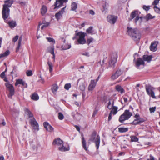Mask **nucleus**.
I'll use <instances>...</instances> for the list:
<instances>
[{
    "mask_svg": "<svg viewBox=\"0 0 160 160\" xmlns=\"http://www.w3.org/2000/svg\"><path fill=\"white\" fill-rule=\"evenodd\" d=\"M97 84L95 80H91L88 87V89L89 91H92L95 88Z\"/></svg>",
    "mask_w": 160,
    "mask_h": 160,
    "instance_id": "16",
    "label": "nucleus"
},
{
    "mask_svg": "<svg viewBox=\"0 0 160 160\" xmlns=\"http://www.w3.org/2000/svg\"><path fill=\"white\" fill-rule=\"evenodd\" d=\"M48 64L49 67V72L50 73H52L53 71V65L52 62H48Z\"/></svg>",
    "mask_w": 160,
    "mask_h": 160,
    "instance_id": "31",
    "label": "nucleus"
},
{
    "mask_svg": "<svg viewBox=\"0 0 160 160\" xmlns=\"http://www.w3.org/2000/svg\"><path fill=\"white\" fill-rule=\"evenodd\" d=\"M54 46H49L47 48L48 52L50 53L51 54H53V53H54Z\"/></svg>",
    "mask_w": 160,
    "mask_h": 160,
    "instance_id": "29",
    "label": "nucleus"
},
{
    "mask_svg": "<svg viewBox=\"0 0 160 160\" xmlns=\"http://www.w3.org/2000/svg\"><path fill=\"white\" fill-rule=\"evenodd\" d=\"M5 86L9 91V93L8 95V97L10 98H12V97L14 94L15 91L13 86L8 83L5 84Z\"/></svg>",
    "mask_w": 160,
    "mask_h": 160,
    "instance_id": "10",
    "label": "nucleus"
},
{
    "mask_svg": "<svg viewBox=\"0 0 160 160\" xmlns=\"http://www.w3.org/2000/svg\"><path fill=\"white\" fill-rule=\"evenodd\" d=\"M156 107L150 108H149V110H150V113L154 112L156 110Z\"/></svg>",
    "mask_w": 160,
    "mask_h": 160,
    "instance_id": "49",
    "label": "nucleus"
},
{
    "mask_svg": "<svg viewBox=\"0 0 160 160\" xmlns=\"http://www.w3.org/2000/svg\"><path fill=\"white\" fill-rule=\"evenodd\" d=\"M18 36L16 35L13 38L12 41L14 42H15L18 40Z\"/></svg>",
    "mask_w": 160,
    "mask_h": 160,
    "instance_id": "52",
    "label": "nucleus"
},
{
    "mask_svg": "<svg viewBox=\"0 0 160 160\" xmlns=\"http://www.w3.org/2000/svg\"><path fill=\"white\" fill-rule=\"evenodd\" d=\"M10 54V51L8 50H7L5 52L3 53L5 57H6L9 55Z\"/></svg>",
    "mask_w": 160,
    "mask_h": 160,
    "instance_id": "51",
    "label": "nucleus"
},
{
    "mask_svg": "<svg viewBox=\"0 0 160 160\" xmlns=\"http://www.w3.org/2000/svg\"><path fill=\"white\" fill-rule=\"evenodd\" d=\"M42 24H43V25H42L41 27V29L42 30L44 28L48 26L49 25L50 23L48 22H47L45 23H43ZM42 24V23L39 24L38 26V28H37V30L38 31V30H39L40 26Z\"/></svg>",
    "mask_w": 160,
    "mask_h": 160,
    "instance_id": "28",
    "label": "nucleus"
},
{
    "mask_svg": "<svg viewBox=\"0 0 160 160\" xmlns=\"http://www.w3.org/2000/svg\"><path fill=\"white\" fill-rule=\"evenodd\" d=\"M114 100L113 99H109L108 105V108L109 109H111L112 107L114 106Z\"/></svg>",
    "mask_w": 160,
    "mask_h": 160,
    "instance_id": "22",
    "label": "nucleus"
},
{
    "mask_svg": "<svg viewBox=\"0 0 160 160\" xmlns=\"http://www.w3.org/2000/svg\"><path fill=\"white\" fill-rule=\"evenodd\" d=\"M22 40V37H20L19 38V40H18V44L21 45Z\"/></svg>",
    "mask_w": 160,
    "mask_h": 160,
    "instance_id": "59",
    "label": "nucleus"
},
{
    "mask_svg": "<svg viewBox=\"0 0 160 160\" xmlns=\"http://www.w3.org/2000/svg\"><path fill=\"white\" fill-rule=\"evenodd\" d=\"M24 111L25 114L28 116V118H31L30 120V123L31 126L33 127V129L36 131H38L39 130V126L36 120L33 117V114L27 108L25 109Z\"/></svg>",
    "mask_w": 160,
    "mask_h": 160,
    "instance_id": "2",
    "label": "nucleus"
},
{
    "mask_svg": "<svg viewBox=\"0 0 160 160\" xmlns=\"http://www.w3.org/2000/svg\"><path fill=\"white\" fill-rule=\"evenodd\" d=\"M138 56V55L137 53H135L133 55L134 57L133 62L135 64V66L138 69L139 68V66L141 65H144L145 63L144 61H147L148 62H150L152 58V57L151 56L144 55L143 56V59L141 58H138L137 60L136 61L135 56Z\"/></svg>",
    "mask_w": 160,
    "mask_h": 160,
    "instance_id": "1",
    "label": "nucleus"
},
{
    "mask_svg": "<svg viewBox=\"0 0 160 160\" xmlns=\"http://www.w3.org/2000/svg\"><path fill=\"white\" fill-rule=\"evenodd\" d=\"M118 108L116 106H114L112 108V109L110 111L111 113L113 115H115L117 112V110Z\"/></svg>",
    "mask_w": 160,
    "mask_h": 160,
    "instance_id": "32",
    "label": "nucleus"
},
{
    "mask_svg": "<svg viewBox=\"0 0 160 160\" xmlns=\"http://www.w3.org/2000/svg\"><path fill=\"white\" fill-rule=\"evenodd\" d=\"M9 15L10 14H8V15H7V16H5L4 15H2V17L4 22L5 23H8L9 27L12 29L16 26L17 25V23L15 21L8 20Z\"/></svg>",
    "mask_w": 160,
    "mask_h": 160,
    "instance_id": "8",
    "label": "nucleus"
},
{
    "mask_svg": "<svg viewBox=\"0 0 160 160\" xmlns=\"http://www.w3.org/2000/svg\"><path fill=\"white\" fill-rule=\"evenodd\" d=\"M58 89V86L57 84H54L52 85L51 89L52 92L53 94H55Z\"/></svg>",
    "mask_w": 160,
    "mask_h": 160,
    "instance_id": "25",
    "label": "nucleus"
},
{
    "mask_svg": "<svg viewBox=\"0 0 160 160\" xmlns=\"http://www.w3.org/2000/svg\"><path fill=\"white\" fill-rule=\"evenodd\" d=\"M159 0H154L152 4L154 5H156L159 2Z\"/></svg>",
    "mask_w": 160,
    "mask_h": 160,
    "instance_id": "53",
    "label": "nucleus"
},
{
    "mask_svg": "<svg viewBox=\"0 0 160 160\" xmlns=\"http://www.w3.org/2000/svg\"><path fill=\"white\" fill-rule=\"evenodd\" d=\"M128 130V128H118V131L121 133L125 132Z\"/></svg>",
    "mask_w": 160,
    "mask_h": 160,
    "instance_id": "35",
    "label": "nucleus"
},
{
    "mask_svg": "<svg viewBox=\"0 0 160 160\" xmlns=\"http://www.w3.org/2000/svg\"><path fill=\"white\" fill-rule=\"evenodd\" d=\"M31 146L33 150H36L38 151L41 149V145L38 142H37L34 144H31Z\"/></svg>",
    "mask_w": 160,
    "mask_h": 160,
    "instance_id": "20",
    "label": "nucleus"
},
{
    "mask_svg": "<svg viewBox=\"0 0 160 160\" xmlns=\"http://www.w3.org/2000/svg\"><path fill=\"white\" fill-rule=\"evenodd\" d=\"M132 125H137L138 124H139V121H138V118L135 119L131 123Z\"/></svg>",
    "mask_w": 160,
    "mask_h": 160,
    "instance_id": "41",
    "label": "nucleus"
},
{
    "mask_svg": "<svg viewBox=\"0 0 160 160\" xmlns=\"http://www.w3.org/2000/svg\"><path fill=\"white\" fill-rule=\"evenodd\" d=\"M62 48L63 50H67L70 48H71V45L65 44L62 45Z\"/></svg>",
    "mask_w": 160,
    "mask_h": 160,
    "instance_id": "36",
    "label": "nucleus"
},
{
    "mask_svg": "<svg viewBox=\"0 0 160 160\" xmlns=\"http://www.w3.org/2000/svg\"><path fill=\"white\" fill-rule=\"evenodd\" d=\"M43 125L46 129L49 132H51L53 130V128L52 126L49 125L47 122H44L43 123Z\"/></svg>",
    "mask_w": 160,
    "mask_h": 160,
    "instance_id": "19",
    "label": "nucleus"
},
{
    "mask_svg": "<svg viewBox=\"0 0 160 160\" xmlns=\"http://www.w3.org/2000/svg\"><path fill=\"white\" fill-rule=\"evenodd\" d=\"M143 18H144V17L143 18L142 17H139V15H138V16H137L135 19V22L136 23L138 21H139V23H141L142 22Z\"/></svg>",
    "mask_w": 160,
    "mask_h": 160,
    "instance_id": "34",
    "label": "nucleus"
},
{
    "mask_svg": "<svg viewBox=\"0 0 160 160\" xmlns=\"http://www.w3.org/2000/svg\"><path fill=\"white\" fill-rule=\"evenodd\" d=\"M143 8L146 11H147L150 9V7L149 6H147L146 5H144L143 6Z\"/></svg>",
    "mask_w": 160,
    "mask_h": 160,
    "instance_id": "50",
    "label": "nucleus"
},
{
    "mask_svg": "<svg viewBox=\"0 0 160 160\" xmlns=\"http://www.w3.org/2000/svg\"><path fill=\"white\" fill-rule=\"evenodd\" d=\"M112 113H111V112L110 113L109 116H108V121H110L112 119Z\"/></svg>",
    "mask_w": 160,
    "mask_h": 160,
    "instance_id": "56",
    "label": "nucleus"
},
{
    "mask_svg": "<svg viewBox=\"0 0 160 160\" xmlns=\"http://www.w3.org/2000/svg\"><path fill=\"white\" fill-rule=\"evenodd\" d=\"M22 85L24 86L25 88L27 87V84L24 81L22 82Z\"/></svg>",
    "mask_w": 160,
    "mask_h": 160,
    "instance_id": "62",
    "label": "nucleus"
},
{
    "mask_svg": "<svg viewBox=\"0 0 160 160\" xmlns=\"http://www.w3.org/2000/svg\"><path fill=\"white\" fill-rule=\"evenodd\" d=\"M58 118L60 120H62L64 118L63 114L61 112H59L58 113Z\"/></svg>",
    "mask_w": 160,
    "mask_h": 160,
    "instance_id": "45",
    "label": "nucleus"
},
{
    "mask_svg": "<svg viewBox=\"0 0 160 160\" xmlns=\"http://www.w3.org/2000/svg\"><path fill=\"white\" fill-rule=\"evenodd\" d=\"M66 7L63 8L61 10L55 15V17L57 19L59 20L62 17V15L65 12Z\"/></svg>",
    "mask_w": 160,
    "mask_h": 160,
    "instance_id": "15",
    "label": "nucleus"
},
{
    "mask_svg": "<svg viewBox=\"0 0 160 160\" xmlns=\"http://www.w3.org/2000/svg\"><path fill=\"white\" fill-rule=\"evenodd\" d=\"M127 33L134 41H138L140 38L141 34L137 29L128 27Z\"/></svg>",
    "mask_w": 160,
    "mask_h": 160,
    "instance_id": "3",
    "label": "nucleus"
},
{
    "mask_svg": "<svg viewBox=\"0 0 160 160\" xmlns=\"http://www.w3.org/2000/svg\"><path fill=\"white\" fill-rule=\"evenodd\" d=\"M31 98L34 100L37 101L38 100L39 97L37 94L34 93L32 95Z\"/></svg>",
    "mask_w": 160,
    "mask_h": 160,
    "instance_id": "33",
    "label": "nucleus"
},
{
    "mask_svg": "<svg viewBox=\"0 0 160 160\" xmlns=\"http://www.w3.org/2000/svg\"><path fill=\"white\" fill-rule=\"evenodd\" d=\"M0 77L1 78H3L5 77V72H2L0 74Z\"/></svg>",
    "mask_w": 160,
    "mask_h": 160,
    "instance_id": "55",
    "label": "nucleus"
},
{
    "mask_svg": "<svg viewBox=\"0 0 160 160\" xmlns=\"http://www.w3.org/2000/svg\"><path fill=\"white\" fill-rule=\"evenodd\" d=\"M117 17L112 15H109L107 17L108 21L111 24H114L116 21Z\"/></svg>",
    "mask_w": 160,
    "mask_h": 160,
    "instance_id": "11",
    "label": "nucleus"
},
{
    "mask_svg": "<svg viewBox=\"0 0 160 160\" xmlns=\"http://www.w3.org/2000/svg\"><path fill=\"white\" fill-rule=\"evenodd\" d=\"M106 4H107L106 2H105L104 4V5H103V6H102V7L103 8L104 10H105L107 9V8L106 7Z\"/></svg>",
    "mask_w": 160,
    "mask_h": 160,
    "instance_id": "60",
    "label": "nucleus"
},
{
    "mask_svg": "<svg viewBox=\"0 0 160 160\" xmlns=\"http://www.w3.org/2000/svg\"><path fill=\"white\" fill-rule=\"evenodd\" d=\"M115 88L118 92H120L121 94L125 92V90L123 88L119 85H116L115 86Z\"/></svg>",
    "mask_w": 160,
    "mask_h": 160,
    "instance_id": "23",
    "label": "nucleus"
},
{
    "mask_svg": "<svg viewBox=\"0 0 160 160\" xmlns=\"http://www.w3.org/2000/svg\"><path fill=\"white\" fill-rule=\"evenodd\" d=\"M18 3L21 5L23 6L26 5V2H19Z\"/></svg>",
    "mask_w": 160,
    "mask_h": 160,
    "instance_id": "58",
    "label": "nucleus"
},
{
    "mask_svg": "<svg viewBox=\"0 0 160 160\" xmlns=\"http://www.w3.org/2000/svg\"><path fill=\"white\" fill-rule=\"evenodd\" d=\"M82 55L88 57H89V53L88 52H84L83 53Z\"/></svg>",
    "mask_w": 160,
    "mask_h": 160,
    "instance_id": "63",
    "label": "nucleus"
},
{
    "mask_svg": "<svg viewBox=\"0 0 160 160\" xmlns=\"http://www.w3.org/2000/svg\"><path fill=\"white\" fill-rule=\"evenodd\" d=\"M140 14V12L138 10H134L130 14V18H129V21H131L135 17L138 16Z\"/></svg>",
    "mask_w": 160,
    "mask_h": 160,
    "instance_id": "13",
    "label": "nucleus"
},
{
    "mask_svg": "<svg viewBox=\"0 0 160 160\" xmlns=\"http://www.w3.org/2000/svg\"><path fill=\"white\" fill-rule=\"evenodd\" d=\"M71 87L70 83H67L65 84L64 86L65 89L67 90H68Z\"/></svg>",
    "mask_w": 160,
    "mask_h": 160,
    "instance_id": "42",
    "label": "nucleus"
},
{
    "mask_svg": "<svg viewBox=\"0 0 160 160\" xmlns=\"http://www.w3.org/2000/svg\"><path fill=\"white\" fill-rule=\"evenodd\" d=\"M47 9L46 6L43 5L41 9V13L42 15H44L46 13Z\"/></svg>",
    "mask_w": 160,
    "mask_h": 160,
    "instance_id": "26",
    "label": "nucleus"
},
{
    "mask_svg": "<svg viewBox=\"0 0 160 160\" xmlns=\"http://www.w3.org/2000/svg\"><path fill=\"white\" fill-rule=\"evenodd\" d=\"M88 34H92L93 32V27H89L86 30Z\"/></svg>",
    "mask_w": 160,
    "mask_h": 160,
    "instance_id": "38",
    "label": "nucleus"
},
{
    "mask_svg": "<svg viewBox=\"0 0 160 160\" xmlns=\"http://www.w3.org/2000/svg\"><path fill=\"white\" fill-rule=\"evenodd\" d=\"M93 39L92 38H88L87 39V41H86V42L89 45L91 42H92L93 41Z\"/></svg>",
    "mask_w": 160,
    "mask_h": 160,
    "instance_id": "44",
    "label": "nucleus"
},
{
    "mask_svg": "<svg viewBox=\"0 0 160 160\" xmlns=\"http://www.w3.org/2000/svg\"><path fill=\"white\" fill-rule=\"evenodd\" d=\"M68 0H57L55 3V8H59L62 6L63 3L66 2Z\"/></svg>",
    "mask_w": 160,
    "mask_h": 160,
    "instance_id": "12",
    "label": "nucleus"
},
{
    "mask_svg": "<svg viewBox=\"0 0 160 160\" xmlns=\"http://www.w3.org/2000/svg\"><path fill=\"white\" fill-rule=\"evenodd\" d=\"M147 160H155L154 157L152 155H150V158H148Z\"/></svg>",
    "mask_w": 160,
    "mask_h": 160,
    "instance_id": "57",
    "label": "nucleus"
},
{
    "mask_svg": "<svg viewBox=\"0 0 160 160\" xmlns=\"http://www.w3.org/2000/svg\"><path fill=\"white\" fill-rule=\"evenodd\" d=\"M117 56L116 54H115L112 57L109 63L110 65L111 66H113L116 62L117 60Z\"/></svg>",
    "mask_w": 160,
    "mask_h": 160,
    "instance_id": "18",
    "label": "nucleus"
},
{
    "mask_svg": "<svg viewBox=\"0 0 160 160\" xmlns=\"http://www.w3.org/2000/svg\"><path fill=\"white\" fill-rule=\"evenodd\" d=\"M86 33L82 32H79L76 33L77 36V44H84L86 43L85 38Z\"/></svg>",
    "mask_w": 160,
    "mask_h": 160,
    "instance_id": "7",
    "label": "nucleus"
},
{
    "mask_svg": "<svg viewBox=\"0 0 160 160\" xmlns=\"http://www.w3.org/2000/svg\"><path fill=\"white\" fill-rule=\"evenodd\" d=\"M75 104L78 107H80V103L78 102H75Z\"/></svg>",
    "mask_w": 160,
    "mask_h": 160,
    "instance_id": "64",
    "label": "nucleus"
},
{
    "mask_svg": "<svg viewBox=\"0 0 160 160\" xmlns=\"http://www.w3.org/2000/svg\"><path fill=\"white\" fill-rule=\"evenodd\" d=\"M89 13L92 15H93L95 14V12L94 11L92 10H91L89 11Z\"/></svg>",
    "mask_w": 160,
    "mask_h": 160,
    "instance_id": "61",
    "label": "nucleus"
},
{
    "mask_svg": "<svg viewBox=\"0 0 160 160\" xmlns=\"http://www.w3.org/2000/svg\"><path fill=\"white\" fill-rule=\"evenodd\" d=\"M63 141L59 138L55 139L53 142V144L58 146H61L63 145Z\"/></svg>",
    "mask_w": 160,
    "mask_h": 160,
    "instance_id": "21",
    "label": "nucleus"
},
{
    "mask_svg": "<svg viewBox=\"0 0 160 160\" xmlns=\"http://www.w3.org/2000/svg\"><path fill=\"white\" fill-rule=\"evenodd\" d=\"M130 138L132 142H137L138 141V138L135 136H131Z\"/></svg>",
    "mask_w": 160,
    "mask_h": 160,
    "instance_id": "37",
    "label": "nucleus"
},
{
    "mask_svg": "<svg viewBox=\"0 0 160 160\" xmlns=\"http://www.w3.org/2000/svg\"><path fill=\"white\" fill-rule=\"evenodd\" d=\"M123 73V71L120 69H118L115 73L113 74L111 78L113 80H115L119 76L121 75Z\"/></svg>",
    "mask_w": 160,
    "mask_h": 160,
    "instance_id": "14",
    "label": "nucleus"
},
{
    "mask_svg": "<svg viewBox=\"0 0 160 160\" xmlns=\"http://www.w3.org/2000/svg\"><path fill=\"white\" fill-rule=\"evenodd\" d=\"M96 133L95 132H93L89 140L94 142L97 150L98 151L99 148L100 142V137L98 135L96 137Z\"/></svg>",
    "mask_w": 160,
    "mask_h": 160,
    "instance_id": "5",
    "label": "nucleus"
},
{
    "mask_svg": "<svg viewBox=\"0 0 160 160\" xmlns=\"http://www.w3.org/2000/svg\"><path fill=\"white\" fill-rule=\"evenodd\" d=\"M82 147L86 151H87L88 149L86 147V141L85 139V138L83 137V135H82Z\"/></svg>",
    "mask_w": 160,
    "mask_h": 160,
    "instance_id": "24",
    "label": "nucleus"
},
{
    "mask_svg": "<svg viewBox=\"0 0 160 160\" xmlns=\"http://www.w3.org/2000/svg\"><path fill=\"white\" fill-rule=\"evenodd\" d=\"M145 89L146 92L148 95H150L152 98H156L154 91V88L150 85H145Z\"/></svg>",
    "mask_w": 160,
    "mask_h": 160,
    "instance_id": "9",
    "label": "nucleus"
},
{
    "mask_svg": "<svg viewBox=\"0 0 160 160\" xmlns=\"http://www.w3.org/2000/svg\"><path fill=\"white\" fill-rule=\"evenodd\" d=\"M23 81L22 79H18L16 80V82L15 83V85L17 86L18 84H22Z\"/></svg>",
    "mask_w": 160,
    "mask_h": 160,
    "instance_id": "40",
    "label": "nucleus"
},
{
    "mask_svg": "<svg viewBox=\"0 0 160 160\" xmlns=\"http://www.w3.org/2000/svg\"><path fill=\"white\" fill-rule=\"evenodd\" d=\"M85 88V86L84 83H82L81 85L79 86V88L80 90L83 91H84Z\"/></svg>",
    "mask_w": 160,
    "mask_h": 160,
    "instance_id": "43",
    "label": "nucleus"
},
{
    "mask_svg": "<svg viewBox=\"0 0 160 160\" xmlns=\"http://www.w3.org/2000/svg\"><path fill=\"white\" fill-rule=\"evenodd\" d=\"M26 74L28 76H30L32 75V71L31 70H28L26 72Z\"/></svg>",
    "mask_w": 160,
    "mask_h": 160,
    "instance_id": "48",
    "label": "nucleus"
},
{
    "mask_svg": "<svg viewBox=\"0 0 160 160\" xmlns=\"http://www.w3.org/2000/svg\"><path fill=\"white\" fill-rule=\"evenodd\" d=\"M158 43V42L157 41H154L152 42L150 46V49L151 51L154 52L157 50V46Z\"/></svg>",
    "mask_w": 160,
    "mask_h": 160,
    "instance_id": "17",
    "label": "nucleus"
},
{
    "mask_svg": "<svg viewBox=\"0 0 160 160\" xmlns=\"http://www.w3.org/2000/svg\"><path fill=\"white\" fill-rule=\"evenodd\" d=\"M79 115V114L77 112H76V114H74V112H72V115L73 116V118H75V119H76V117H75V115Z\"/></svg>",
    "mask_w": 160,
    "mask_h": 160,
    "instance_id": "54",
    "label": "nucleus"
},
{
    "mask_svg": "<svg viewBox=\"0 0 160 160\" xmlns=\"http://www.w3.org/2000/svg\"><path fill=\"white\" fill-rule=\"evenodd\" d=\"M153 18L152 16L150 14H148L145 17H144V18L147 21Z\"/></svg>",
    "mask_w": 160,
    "mask_h": 160,
    "instance_id": "39",
    "label": "nucleus"
},
{
    "mask_svg": "<svg viewBox=\"0 0 160 160\" xmlns=\"http://www.w3.org/2000/svg\"><path fill=\"white\" fill-rule=\"evenodd\" d=\"M132 116V112L129 110H126L120 116L118 121L121 123H123L125 120H128Z\"/></svg>",
    "mask_w": 160,
    "mask_h": 160,
    "instance_id": "6",
    "label": "nucleus"
},
{
    "mask_svg": "<svg viewBox=\"0 0 160 160\" xmlns=\"http://www.w3.org/2000/svg\"><path fill=\"white\" fill-rule=\"evenodd\" d=\"M62 147H59L58 148V149L61 151L64 152L66 151H68L69 150L70 148L69 147H68L67 148H65L63 146V144L62 145Z\"/></svg>",
    "mask_w": 160,
    "mask_h": 160,
    "instance_id": "30",
    "label": "nucleus"
},
{
    "mask_svg": "<svg viewBox=\"0 0 160 160\" xmlns=\"http://www.w3.org/2000/svg\"><path fill=\"white\" fill-rule=\"evenodd\" d=\"M46 39L48 40V42H52L53 44L55 43V41L52 38H47Z\"/></svg>",
    "mask_w": 160,
    "mask_h": 160,
    "instance_id": "47",
    "label": "nucleus"
},
{
    "mask_svg": "<svg viewBox=\"0 0 160 160\" xmlns=\"http://www.w3.org/2000/svg\"><path fill=\"white\" fill-rule=\"evenodd\" d=\"M154 9L156 12L160 13V8H158L156 6H155L154 7Z\"/></svg>",
    "mask_w": 160,
    "mask_h": 160,
    "instance_id": "46",
    "label": "nucleus"
},
{
    "mask_svg": "<svg viewBox=\"0 0 160 160\" xmlns=\"http://www.w3.org/2000/svg\"><path fill=\"white\" fill-rule=\"evenodd\" d=\"M78 7V5L75 2H73L71 4V9L72 11H74L76 12V9Z\"/></svg>",
    "mask_w": 160,
    "mask_h": 160,
    "instance_id": "27",
    "label": "nucleus"
},
{
    "mask_svg": "<svg viewBox=\"0 0 160 160\" xmlns=\"http://www.w3.org/2000/svg\"><path fill=\"white\" fill-rule=\"evenodd\" d=\"M5 4L3 5L2 14L7 16L10 14V10L9 8L11 7L13 3V0H6L4 2Z\"/></svg>",
    "mask_w": 160,
    "mask_h": 160,
    "instance_id": "4",
    "label": "nucleus"
}]
</instances>
